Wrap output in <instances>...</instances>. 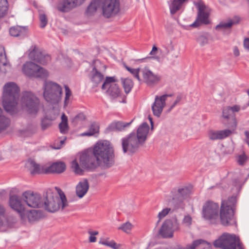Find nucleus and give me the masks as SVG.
Instances as JSON below:
<instances>
[{"mask_svg":"<svg viewBox=\"0 0 249 249\" xmlns=\"http://www.w3.org/2000/svg\"><path fill=\"white\" fill-rule=\"evenodd\" d=\"M114 151L110 142L107 141L97 142L93 151H87L80 154L79 162L85 169H95L99 166L110 167L114 163Z\"/></svg>","mask_w":249,"mask_h":249,"instance_id":"obj_1","label":"nucleus"},{"mask_svg":"<svg viewBox=\"0 0 249 249\" xmlns=\"http://www.w3.org/2000/svg\"><path fill=\"white\" fill-rule=\"evenodd\" d=\"M149 131V125L143 123L139 126L136 133H131L123 138L122 145L124 153L131 154L136 152L145 142Z\"/></svg>","mask_w":249,"mask_h":249,"instance_id":"obj_2","label":"nucleus"},{"mask_svg":"<svg viewBox=\"0 0 249 249\" xmlns=\"http://www.w3.org/2000/svg\"><path fill=\"white\" fill-rule=\"evenodd\" d=\"M19 92V87L13 82L6 83L3 87L2 106L5 111L11 115H15L20 110Z\"/></svg>","mask_w":249,"mask_h":249,"instance_id":"obj_3","label":"nucleus"},{"mask_svg":"<svg viewBox=\"0 0 249 249\" xmlns=\"http://www.w3.org/2000/svg\"><path fill=\"white\" fill-rule=\"evenodd\" d=\"M98 10L105 18H109L117 15L120 10V0H92L87 7L88 16L94 15Z\"/></svg>","mask_w":249,"mask_h":249,"instance_id":"obj_4","label":"nucleus"},{"mask_svg":"<svg viewBox=\"0 0 249 249\" xmlns=\"http://www.w3.org/2000/svg\"><path fill=\"white\" fill-rule=\"evenodd\" d=\"M58 193L59 196L51 193H47L44 198L43 207L48 212L62 211L69 207V203L64 193L60 190H58Z\"/></svg>","mask_w":249,"mask_h":249,"instance_id":"obj_5","label":"nucleus"},{"mask_svg":"<svg viewBox=\"0 0 249 249\" xmlns=\"http://www.w3.org/2000/svg\"><path fill=\"white\" fill-rule=\"evenodd\" d=\"M102 89L107 90V94L114 103H122L125 102V98L121 88L116 83L114 77H107L102 86Z\"/></svg>","mask_w":249,"mask_h":249,"instance_id":"obj_6","label":"nucleus"},{"mask_svg":"<svg viewBox=\"0 0 249 249\" xmlns=\"http://www.w3.org/2000/svg\"><path fill=\"white\" fill-rule=\"evenodd\" d=\"M62 89L61 86L52 81H45L43 85V97L48 103L57 104L61 100Z\"/></svg>","mask_w":249,"mask_h":249,"instance_id":"obj_7","label":"nucleus"},{"mask_svg":"<svg viewBox=\"0 0 249 249\" xmlns=\"http://www.w3.org/2000/svg\"><path fill=\"white\" fill-rule=\"evenodd\" d=\"M20 103L22 108L31 115H36L41 107L39 99L30 91L22 93Z\"/></svg>","mask_w":249,"mask_h":249,"instance_id":"obj_8","label":"nucleus"},{"mask_svg":"<svg viewBox=\"0 0 249 249\" xmlns=\"http://www.w3.org/2000/svg\"><path fill=\"white\" fill-rule=\"evenodd\" d=\"M236 201V197L232 196L227 201H223L222 202L220 217L221 222L223 225H229L233 220L234 209Z\"/></svg>","mask_w":249,"mask_h":249,"instance_id":"obj_9","label":"nucleus"},{"mask_svg":"<svg viewBox=\"0 0 249 249\" xmlns=\"http://www.w3.org/2000/svg\"><path fill=\"white\" fill-rule=\"evenodd\" d=\"M213 245L216 248L223 249H243L238 237L235 234L224 233L219 238L213 242Z\"/></svg>","mask_w":249,"mask_h":249,"instance_id":"obj_10","label":"nucleus"},{"mask_svg":"<svg viewBox=\"0 0 249 249\" xmlns=\"http://www.w3.org/2000/svg\"><path fill=\"white\" fill-rule=\"evenodd\" d=\"M161 80L159 73L151 70L149 67L142 68L141 71L140 84L144 83L149 87L153 88L158 85Z\"/></svg>","mask_w":249,"mask_h":249,"instance_id":"obj_11","label":"nucleus"},{"mask_svg":"<svg viewBox=\"0 0 249 249\" xmlns=\"http://www.w3.org/2000/svg\"><path fill=\"white\" fill-rule=\"evenodd\" d=\"M197 9V18L194 23L190 25V27L195 28L202 24H207L209 23V16L210 13L209 8L202 1L195 3Z\"/></svg>","mask_w":249,"mask_h":249,"instance_id":"obj_12","label":"nucleus"},{"mask_svg":"<svg viewBox=\"0 0 249 249\" xmlns=\"http://www.w3.org/2000/svg\"><path fill=\"white\" fill-rule=\"evenodd\" d=\"M236 128L237 121L233 118L232 124L228 125V128L220 130L210 129L207 133L208 137L211 141L223 140L234 133Z\"/></svg>","mask_w":249,"mask_h":249,"instance_id":"obj_13","label":"nucleus"},{"mask_svg":"<svg viewBox=\"0 0 249 249\" xmlns=\"http://www.w3.org/2000/svg\"><path fill=\"white\" fill-rule=\"evenodd\" d=\"M23 73L29 77L36 76L44 78L48 76V72L42 67L31 61L26 62L23 64L22 69Z\"/></svg>","mask_w":249,"mask_h":249,"instance_id":"obj_14","label":"nucleus"},{"mask_svg":"<svg viewBox=\"0 0 249 249\" xmlns=\"http://www.w3.org/2000/svg\"><path fill=\"white\" fill-rule=\"evenodd\" d=\"M179 230V223L177 218L172 221L166 219L162 223L159 231V235L164 238H172L174 232Z\"/></svg>","mask_w":249,"mask_h":249,"instance_id":"obj_15","label":"nucleus"},{"mask_svg":"<svg viewBox=\"0 0 249 249\" xmlns=\"http://www.w3.org/2000/svg\"><path fill=\"white\" fill-rule=\"evenodd\" d=\"M22 198L30 207H43L44 198L38 194L34 193L31 191H26L22 194Z\"/></svg>","mask_w":249,"mask_h":249,"instance_id":"obj_16","label":"nucleus"},{"mask_svg":"<svg viewBox=\"0 0 249 249\" xmlns=\"http://www.w3.org/2000/svg\"><path fill=\"white\" fill-rule=\"evenodd\" d=\"M219 206L213 202L207 201L202 208L203 217L207 220L215 219L218 216Z\"/></svg>","mask_w":249,"mask_h":249,"instance_id":"obj_17","label":"nucleus"},{"mask_svg":"<svg viewBox=\"0 0 249 249\" xmlns=\"http://www.w3.org/2000/svg\"><path fill=\"white\" fill-rule=\"evenodd\" d=\"M29 58L42 65H46L51 61V56L45 52L35 47L28 54Z\"/></svg>","mask_w":249,"mask_h":249,"instance_id":"obj_18","label":"nucleus"},{"mask_svg":"<svg viewBox=\"0 0 249 249\" xmlns=\"http://www.w3.org/2000/svg\"><path fill=\"white\" fill-rule=\"evenodd\" d=\"M171 94H164L161 96H156L155 101L152 106V110L154 116L159 117L161 115L163 108L166 106V100Z\"/></svg>","mask_w":249,"mask_h":249,"instance_id":"obj_19","label":"nucleus"},{"mask_svg":"<svg viewBox=\"0 0 249 249\" xmlns=\"http://www.w3.org/2000/svg\"><path fill=\"white\" fill-rule=\"evenodd\" d=\"M82 4L80 0H61L57 5L56 9L63 13L69 12Z\"/></svg>","mask_w":249,"mask_h":249,"instance_id":"obj_20","label":"nucleus"},{"mask_svg":"<svg viewBox=\"0 0 249 249\" xmlns=\"http://www.w3.org/2000/svg\"><path fill=\"white\" fill-rule=\"evenodd\" d=\"M241 108L238 105H234L232 107L227 106L225 107L222 108L221 118L223 121H228L231 120V122L228 125H230L232 124V119L234 118L236 120V118L234 116L235 112H238L240 111Z\"/></svg>","mask_w":249,"mask_h":249,"instance_id":"obj_21","label":"nucleus"},{"mask_svg":"<svg viewBox=\"0 0 249 249\" xmlns=\"http://www.w3.org/2000/svg\"><path fill=\"white\" fill-rule=\"evenodd\" d=\"M9 203L10 207L20 213L21 218L23 220L25 219L24 213V207L21 203V199L17 195L10 196L9 200Z\"/></svg>","mask_w":249,"mask_h":249,"instance_id":"obj_22","label":"nucleus"},{"mask_svg":"<svg viewBox=\"0 0 249 249\" xmlns=\"http://www.w3.org/2000/svg\"><path fill=\"white\" fill-rule=\"evenodd\" d=\"M169 197L173 201L177 202L175 206V209H181L183 210L185 208V204L181 196L180 193L178 188H175L172 190Z\"/></svg>","mask_w":249,"mask_h":249,"instance_id":"obj_23","label":"nucleus"},{"mask_svg":"<svg viewBox=\"0 0 249 249\" xmlns=\"http://www.w3.org/2000/svg\"><path fill=\"white\" fill-rule=\"evenodd\" d=\"M89 187L88 180L84 179L79 181L75 187V194L76 196L79 198H83L87 193Z\"/></svg>","mask_w":249,"mask_h":249,"instance_id":"obj_24","label":"nucleus"},{"mask_svg":"<svg viewBox=\"0 0 249 249\" xmlns=\"http://www.w3.org/2000/svg\"><path fill=\"white\" fill-rule=\"evenodd\" d=\"M26 166L32 175L45 173V166H41L34 160H29Z\"/></svg>","mask_w":249,"mask_h":249,"instance_id":"obj_25","label":"nucleus"},{"mask_svg":"<svg viewBox=\"0 0 249 249\" xmlns=\"http://www.w3.org/2000/svg\"><path fill=\"white\" fill-rule=\"evenodd\" d=\"M239 21V18L235 17L232 19L220 22L215 26V29L218 32H224L225 30L230 29L233 25L238 23Z\"/></svg>","mask_w":249,"mask_h":249,"instance_id":"obj_26","label":"nucleus"},{"mask_svg":"<svg viewBox=\"0 0 249 249\" xmlns=\"http://www.w3.org/2000/svg\"><path fill=\"white\" fill-rule=\"evenodd\" d=\"M66 169L65 164L62 162H55L49 167H45V174L61 173Z\"/></svg>","mask_w":249,"mask_h":249,"instance_id":"obj_27","label":"nucleus"},{"mask_svg":"<svg viewBox=\"0 0 249 249\" xmlns=\"http://www.w3.org/2000/svg\"><path fill=\"white\" fill-rule=\"evenodd\" d=\"M188 249H211V245L205 241L199 239L194 241Z\"/></svg>","mask_w":249,"mask_h":249,"instance_id":"obj_28","label":"nucleus"},{"mask_svg":"<svg viewBox=\"0 0 249 249\" xmlns=\"http://www.w3.org/2000/svg\"><path fill=\"white\" fill-rule=\"evenodd\" d=\"M99 244L113 249H119L121 247L120 244L116 243L113 240L110 239L109 237L101 238Z\"/></svg>","mask_w":249,"mask_h":249,"instance_id":"obj_29","label":"nucleus"},{"mask_svg":"<svg viewBox=\"0 0 249 249\" xmlns=\"http://www.w3.org/2000/svg\"><path fill=\"white\" fill-rule=\"evenodd\" d=\"M188 0H173L170 5V11L171 15H174L181 8L184 3Z\"/></svg>","mask_w":249,"mask_h":249,"instance_id":"obj_30","label":"nucleus"},{"mask_svg":"<svg viewBox=\"0 0 249 249\" xmlns=\"http://www.w3.org/2000/svg\"><path fill=\"white\" fill-rule=\"evenodd\" d=\"M131 124V122L125 123L123 122H117L112 123L108 127L111 131H122Z\"/></svg>","mask_w":249,"mask_h":249,"instance_id":"obj_31","label":"nucleus"},{"mask_svg":"<svg viewBox=\"0 0 249 249\" xmlns=\"http://www.w3.org/2000/svg\"><path fill=\"white\" fill-rule=\"evenodd\" d=\"M10 69V65L7 62L5 53L0 54V71L6 73Z\"/></svg>","mask_w":249,"mask_h":249,"instance_id":"obj_32","label":"nucleus"},{"mask_svg":"<svg viewBox=\"0 0 249 249\" xmlns=\"http://www.w3.org/2000/svg\"><path fill=\"white\" fill-rule=\"evenodd\" d=\"M26 214L30 222L38 220L42 217V213L39 210H31L26 212Z\"/></svg>","mask_w":249,"mask_h":249,"instance_id":"obj_33","label":"nucleus"},{"mask_svg":"<svg viewBox=\"0 0 249 249\" xmlns=\"http://www.w3.org/2000/svg\"><path fill=\"white\" fill-rule=\"evenodd\" d=\"M59 128L62 134H65L69 131V126L68 123V118L64 113H63L61 115V122L59 124Z\"/></svg>","mask_w":249,"mask_h":249,"instance_id":"obj_34","label":"nucleus"},{"mask_svg":"<svg viewBox=\"0 0 249 249\" xmlns=\"http://www.w3.org/2000/svg\"><path fill=\"white\" fill-rule=\"evenodd\" d=\"M91 80L95 85L99 84L104 78V75L99 72L95 68H94L91 71Z\"/></svg>","mask_w":249,"mask_h":249,"instance_id":"obj_35","label":"nucleus"},{"mask_svg":"<svg viewBox=\"0 0 249 249\" xmlns=\"http://www.w3.org/2000/svg\"><path fill=\"white\" fill-rule=\"evenodd\" d=\"M80 167L77 161L76 160H72L71 164V169L72 172H73L75 174L82 175L83 174L84 170V167Z\"/></svg>","mask_w":249,"mask_h":249,"instance_id":"obj_36","label":"nucleus"},{"mask_svg":"<svg viewBox=\"0 0 249 249\" xmlns=\"http://www.w3.org/2000/svg\"><path fill=\"white\" fill-rule=\"evenodd\" d=\"M209 38L210 36L208 34H202L197 37L196 41L199 46L203 47L209 44Z\"/></svg>","mask_w":249,"mask_h":249,"instance_id":"obj_37","label":"nucleus"},{"mask_svg":"<svg viewBox=\"0 0 249 249\" xmlns=\"http://www.w3.org/2000/svg\"><path fill=\"white\" fill-rule=\"evenodd\" d=\"M122 83L124 92L126 94L129 93L134 86V83L132 79L128 78L122 79Z\"/></svg>","mask_w":249,"mask_h":249,"instance_id":"obj_38","label":"nucleus"},{"mask_svg":"<svg viewBox=\"0 0 249 249\" xmlns=\"http://www.w3.org/2000/svg\"><path fill=\"white\" fill-rule=\"evenodd\" d=\"M2 110L0 108V132L6 129L10 124V120L2 115Z\"/></svg>","mask_w":249,"mask_h":249,"instance_id":"obj_39","label":"nucleus"},{"mask_svg":"<svg viewBox=\"0 0 249 249\" xmlns=\"http://www.w3.org/2000/svg\"><path fill=\"white\" fill-rule=\"evenodd\" d=\"M173 211L171 208L166 207L160 211L157 215L158 220L157 222L156 225H158L161 220L165 217L168 214L171 213Z\"/></svg>","mask_w":249,"mask_h":249,"instance_id":"obj_40","label":"nucleus"},{"mask_svg":"<svg viewBox=\"0 0 249 249\" xmlns=\"http://www.w3.org/2000/svg\"><path fill=\"white\" fill-rule=\"evenodd\" d=\"M125 69L135 78L139 82L141 78V71L142 68L137 69L131 68L126 65L124 66Z\"/></svg>","mask_w":249,"mask_h":249,"instance_id":"obj_41","label":"nucleus"},{"mask_svg":"<svg viewBox=\"0 0 249 249\" xmlns=\"http://www.w3.org/2000/svg\"><path fill=\"white\" fill-rule=\"evenodd\" d=\"M36 128L35 125L33 124H29L22 130L23 134L26 136H30L36 133Z\"/></svg>","mask_w":249,"mask_h":249,"instance_id":"obj_42","label":"nucleus"},{"mask_svg":"<svg viewBox=\"0 0 249 249\" xmlns=\"http://www.w3.org/2000/svg\"><path fill=\"white\" fill-rule=\"evenodd\" d=\"M183 200L186 199L191 193V190L188 187L184 186L178 188Z\"/></svg>","mask_w":249,"mask_h":249,"instance_id":"obj_43","label":"nucleus"},{"mask_svg":"<svg viewBox=\"0 0 249 249\" xmlns=\"http://www.w3.org/2000/svg\"><path fill=\"white\" fill-rule=\"evenodd\" d=\"M88 233L89 235V243H95L96 242L97 238L96 236L99 234L98 231H94L90 229L88 230Z\"/></svg>","mask_w":249,"mask_h":249,"instance_id":"obj_44","label":"nucleus"},{"mask_svg":"<svg viewBox=\"0 0 249 249\" xmlns=\"http://www.w3.org/2000/svg\"><path fill=\"white\" fill-rule=\"evenodd\" d=\"M192 221L193 219L191 215L186 214L184 216L181 221V224L186 227L190 228L192 224Z\"/></svg>","mask_w":249,"mask_h":249,"instance_id":"obj_45","label":"nucleus"},{"mask_svg":"<svg viewBox=\"0 0 249 249\" xmlns=\"http://www.w3.org/2000/svg\"><path fill=\"white\" fill-rule=\"evenodd\" d=\"M133 225L129 222H127L122 224L120 227L119 230H121L126 233H129L133 228Z\"/></svg>","mask_w":249,"mask_h":249,"instance_id":"obj_46","label":"nucleus"},{"mask_svg":"<svg viewBox=\"0 0 249 249\" xmlns=\"http://www.w3.org/2000/svg\"><path fill=\"white\" fill-rule=\"evenodd\" d=\"M21 28L20 27L17 26L11 27L9 30L10 34L13 36H18L19 35Z\"/></svg>","mask_w":249,"mask_h":249,"instance_id":"obj_47","label":"nucleus"},{"mask_svg":"<svg viewBox=\"0 0 249 249\" xmlns=\"http://www.w3.org/2000/svg\"><path fill=\"white\" fill-rule=\"evenodd\" d=\"M65 101H64V105L66 106L70 99V97L71 95V92L69 89V88L67 86H65Z\"/></svg>","mask_w":249,"mask_h":249,"instance_id":"obj_48","label":"nucleus"},{"mask_svg":"<svg viewBox=\"0 0 249 249\" xmlns=\"http://www.w3.org/2000/svg\"><path fill=\"white\" fill-rule=\"evenodd\" d=\"M40 26L41 28H44L47 24L48 20L46 15L44 14L39 15Z\"/></svg>","mask_w":249,"mask_h":249,"instance_id":"obj_49","label":"nucleus"},{"mask_svg":"<svg viewBox=\"0 0 249 249\" xmlns=\"http://www.w3.org/2000/svg\"><path fill=\"white\" fill-rule=\"evenodd\" d=\"M52 125V122L50 120L47 119L42 120L41 124V127L42 130H45Z\"/></svg>","mask_w":249,"mask_h":249,"instance_id":"obj_50","label":"nucleus"},{"mask_svg":"<svg viewBox=\"0 0 249 249\" xmlns=\"http://www.w3.org/2000/svg\"><path fill=\"white\" fill-rule=\"evenodd\" d=\"M247 160V156L245 154H243L238 157V162L240 165H243L246 162Z\"/></svg>","mask_w":249,"mask_h":249,"instance_id":"obj_51","label":"nucleus"},{"mask_svg":"<svg viewBox=\"0 0 249 249\" xmlns=\"http://www.w3.org/2000/svg\"><path fill=\"white\" fill-rule=\"evenodd\" d=\"M86 119V116L83 113H80L77 114L75 117H74V120L75 121H84Z\"/></svg>","mask_w":249,"mask_h":249,"instance_id":"obj_52","label":"nucleus"},{"mask_svg":"<svg viewBox=\"0 0 249 249\" xmlns=\"http://www.w3.org/2000/svg\"><path fill=\"white\" fill-rule=\"evenodd\" d=\"M181 99V97L180 96H177L176 99L173 104L170 107L167 111L170 112L174 107L180 101Z\"/></svg>","mask_w":249,"mask_h":249,"instance_id":"obj_53","label":"nucleus"},{"mask_svg":"<svg viewBox=\"0 0 249 249\" xmlns=\"http://www.w3.org/2000/svg\"><path fill=\"white\" fill-rule=\"evenodd\" d=\"M175 44L172 41H170L167 45V53H169L171 52H173L175 50Z\"/></svg>","mask_w":249,"mask_h":249,"instance_id":"obj_54","label":"nucleus"},{"mask_svg":"<svg viewBox=\"0 0 249 249\" xmlns=\"http://www.w3.org/2000/svg\"><path fill=\"white\" fill-rule=\"evenodd\" d=\"M66 139V137H65L63 140H61L59 142V145H56V144L54 143V145L53 146V148L55 149H59L61 148L62 145L64 144L65 141Z\"/></svg>","mask_w":249,"mask_h":249,"instance_id":"obj_55","label":"nucleus"},{"mask_svg":"<svg viewBox=\"0 0 249 249\" xmlns=\"http://www.w3.org/2000/svg\"><path fill=\"white\" fill-rule=\"evenodd\" d=\"M243 45L244 48L249 52V38H246L244 39Z\"/></svg>","mask_w":249,"mask_h":249,"instance_id":"obj_56","label":"nucleus"},{"mask_svg":"<svg viewBox=\"0 0 249 249\" xmlns=\"http://www.w3.org/2000/svg\"><path fill=\"white\" fill-rule=\"evenodd\" d=\"M91 132L93 133V135L98 132V127L94 124L91 125L89 130Z\"/></svg>","mask_w":249,"mask_h":249,"instance_id":"obj_57","label":"nucleus"},{"mask_svg":"<svg viewBox=\"0 0 249 249\" xmlns=\"http://www.w3.org/2000/svg\"><path fill=\"white\" fill-rule=\"evenodd\" d=\"M7 0H0V9H1V7H6L5 13H6V11L7 10V6L6 5L7 4Z\"/></svg>","mask_w":249,"mask_h":249,"instance_id":"obj_58","label":"nucleus"},{"mask_svg":"<svg viewBox=\"0 0 249 249\" xmlns=\"http://www.w3.org/2000/svg\"><path fill=\"white\" fill-rule=\"evenodd\" d=\"M233 54L235 57H237L240 55V52L237 47L235 46L233 50Z\"/></svg>","mask_w":249,"mask_h":249,"instance_id":"obj_59","label":"nucleus"},{"mask_svg":"<svg viewBox=\"0 0 249 249\" xmlns=\"http://www.w3.org/2000/svg\"><path fill=\"white\" fill-rule=\"evenodd\" d=\"M157 51H158V48L155 45L153 46L152 47V49L150 53V54L156 55L157 54Z\"/></svg>","mask_w":249,"mask_h":249,"instance_id":"obj_60","label":"nucleus"},{"mask_svg":"<svg viewBox=\"0 0 249 249\" xmlns=\"http://www.w3.org/2000/svg\"><path fill=\"white\" fill-rule=\"evenodd\" d=\"M93 135V133L91 132L89 130H88L87 132L83 133L81 134V136H91Z\"/></svg>","mask_w":249,"mask_h":249,"instance_id":"obj_61","label":"nucleus"},{"mask_svg":"<svg viewBox=\"0 0 249 249\" xmlns=\"http://www.w3.org/2000/svg\"><path fill=\"white\" fill-rule=\"evenodd\" d=\"M245 134L246 136V142L249 146V131H246L245 132Z\"/></svg>","mask_w":249,"mask_h":249,"instance_id":"obj_62","label":"nucleus"},{"mask_svg":"<svg viewBox=\"0 0 249 249\" xmlns=\"http://www.w3.org/2000/svg\"><path fill=\"white\" fill-rule=\"evenodd\" d=\"M6 10V7H1L0 9V17H3L5 15V11Z\"/></svg>","mask_w":249,"mask_h":249,"instance_id":"obj_63","label":"nucleus"},{"mask_svg":"<svg viewBox=\"0 0 249 249\" xmlns=\"http://www.w3.org/2000/svg\"><path fill=\"white\" fill-rule=\"evenodd\" d=\"M5 213V209L4 207L0 205V216H2L4 215Z\"/></svg>","mask_w":249,"mask_h":249,"instance_id":"obj_64","label":"nucleus"}]
</instances>
